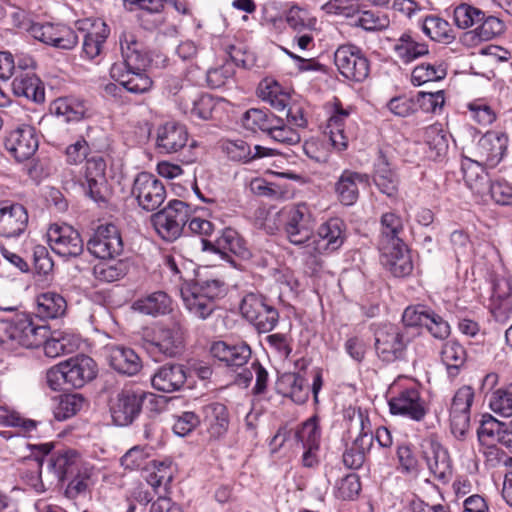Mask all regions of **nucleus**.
Instances as JSON below:
<instances>
[{
  "mask_svg": "<svg viewBox=\"0 0 512 512\" xmlns=\"http://www.w3.org/2000/svg\"><path fill=\"white\" fill-rule=\"evenodd\" d=\"M122 62L114 63L110 76L128 92L142 94L149 91L153 81L146 73L150 57L143 42L132 31H123L119 36Z\"/></svg>",
  "mask_w": 512,
  "mask_h": 512,
  "instance_id": "1",
  "label": "nucleus"
},
{
  "mask_svg": "<svg viewBox=\"0 0 512 512\" xmlns=\"http://www.w3.org/2000/svg\"><path fill=\"white\" fill-rule=\"evenodd\" d=\"M347 239V226L338 217L323 222L312 235L311 241L306 245L309 257L306 265L316 272L322 267L320 255H329L339 250Z\"/></svg>",
  "mask_w": 512,
  "mask_h": 512,
  "instance_id": "2",
  "label": "nucleus"
},
{
  "mask_svg": "<svg viewBox=\"0 0 512 512\" xmlns=\"http://www.w3.org/2000/svg\"><path fill=\"white\" fill-rule=\"evenodd\" d=\"M227 285L221 279L197 280L194 284L181 290L186 309L196 318L205 320L215 310L214 301L223 298Z\"/></svg>",
  "mask_w": 512,
  "mask_h": 512,
  "instance_id": "3",
  "label": "nucleus"
},
{
  "mask_svg": "<svg viewBox=\"0 0 512 512\" xmlns=\"http://www.w3.org/2000/svg\"><path fill=\"white\" fill-rule=\"evenodd\" d=\"M46 326L35 325L28 315L0 320V347L13 351L18 347L36 348L44 341Z\"/></svg>",
  "mask_w": 512,
  "mask_h": 512,
  "instance_id": "4",
  "label": "nucleus"
},
{
  "mask_svg": "<svg viewBox=\"0 0 512 512\" xmlns=\"http://www.w3.org/2000/svg\"><path fill=\"white\" fill-rule=\"evenodd\" d=\"M191 207L182 200L173 199L151 216L157 233L166 241H174L186 232Z\"/></svg>",
  "mask_w": 512,
  "mask_h": 512,
  "instance_id": "5",
  "label": "nucleus"
},
{
  "mask_svg": "<svg viewBox=\"0 0 512 512\" xmlns=\"http://www.w3.org/2000/svg\"><path fill=\"white\" fill-rule=\"evenodd\" d=\"M240 312L259 333L272 331L279 322L278 310L260 293L245 294L240 303Z\"/></svg>",
  "mask_w": 512,
  "mask_h": 512,
  "instance_id": "6",
  "label": "nucleus"
},
{
  "mask_svg": "<svg viewBox=\"0 0 512 512\" xmlns=\"http://www.w3.org/2000/svg\"><path fill=\"white\" fill-rule=\"evenodd\" d=\"M156 395L142 390L124 389L119 392L110 406L113 422L118 426L132 424L140 415L143 403L156 401Z\"/></svg>",
  "mask_w": 512,
  "mask_h": 512,
  "instance_id": "7",
  "label": "nucleus"
},
{
  "mask_svg": "<svg viewBox=\"0 0 512 512\" xmlns=\"http://www.w3.org/2000/svg\"><path fill=\"white\" fill-rule=\"evenodd\" d=\"M84 194L98 204L108 202L109 190L106 178V162L100 156L87 159L84 171L77 180Z\"/></svg>",
  "mask_w": 512,
  "mask_h": 512,
  "instance_id": "8",
  "label": "nucleus"
},
{
  "mask_svg": "<svg viewBox=\"0 0 512 512\" xmlns=\"http://www.w3.org/2000/svg\"><path fill=\"white\" fill-rule=\"evenodd\" d=\"M347 416L351 422H355L360 432L352 446L344 452L343 463L350 469H359L365 462L366 453L373 445L374 435L370 430L368 416L361 410L349 409Z\"/></svg>",
  "mask_w": 512,
  "mask_h": 512,
  "instance_id": "9",
  "label": "nucleus"
},
{
  "mask_svg": "<svg viewBox=\"0 0 512 512\" xmlns=\"http://www.w3.org/2000/svg\"><path fill=\"white\" fill-rule=\"evenodd\" d=\"M174 95L179 109L192 119H211L218 104L211 95L201 93L191 85H181Z\"/></svg>",
  "mask_w": 512,
  "mask_h": 512,
  "instance_id": "10",
  "label": "nucleus"
},
{
  "mask_svg": "<svg viewBox=\"0 0 512 512\" xmlns=\"http://www.w3.org/2000/svg\"><path fill=\"white\" fill-rule=\"evenodd\" d=\"M375 351L384 362L391 363L404 355L407 341L397 325L382 323L373 325Z\"/></svg>",
  "mask_w": 512,
  "mask_h": 512,
  "instance_id": "11",
  "label": "nucleus"
},
{
  "mask_svg": "<svg viewBox=\"0 0 512 512\" xmlns=\"http://www.w3.org/2000/svg\"><path fill=\"white\" fill-rule=\"evenodd\" d=\"M141 343L156 361H160L162 357H176L183 349L181 334L170 328H159L152 334L145 333Z\"/></svg>",
  "mask_w": 512,
  "mask_h": 512,
  "instance_id": "12",
  "label": "nucleus"
},
{
  "mask_svg": "<svg viewBox=\"0 0 512 512\" xmlns=\"http://www.w3.org/2000/svg\"><path fill=\"white\" fill-rule=\"evenodd\" d=\"M88 251L102 260L114 259L123 252V241L114 224L100 225L87 241Z\"/></svg>",
  "mask_w": 512,
  "mask_h": 512,
  "instance_id": "13",
  "label": "nucleus"
},
{
  "mask_svg": "<svg viewBox=\"0 0 512 512\" xmlns=\"http://www.w3.org/2000/svg\"><path fill=\"white\" fill-rule=\"evenodd\" d=\"M334 62L339 72L349 80L361 82L369 75V61L355 45L338 47L334 54Z\"/></svg>",
  "mask_w": 512,
  "mask_h": 512,
  "instance_id": "14",
  "label": "nucleus"
},
{
  "mask_svg": "<svg viewBox=\"0 0 512 512\" xmlns=\"http://www.w3.org/2000/svg\"><path fill=\"white\" fill-rule=\"evenodd\" d=\"M132 194L143 210L155 211L165 201L166 189L156 176L148 172H141L134 180Z\"/></svg>",
  "mask_w": 512,
  "mask_h": 512,
  "instance_id": "15",
  "label": "nucleus"
},
{
  "mask_svg": "<svg viewBox=\"0 0 512 512\" xmlns=\"http://www.w3.org/2000/svg\"><path fill=\"white\" fill-rule=\"evenodd\" d=\"M28 31L34 39L61 50H71L78 43L76 32L60 23H32Z\"/></svg>",
  "mask_w": 512,
  "mask_h": 512,
  "instance_id": "16",
  "label": "nucleus"
},
{
  "mask_svg": "<svg viewBox=\"0 0 512 512\" xmlns=\"http://www.w3.org/2000/svg\"><path fill=\"white\" fill-rule=\"evenodd\" d=\"M390 412L410 420L421 422L429 412V406L416 388H407L390 398Z\"/></svg>",
  "mask_w": 512,
  "mask_h": 512,
  "instance_id": "17",
  "label": "nucleus"
},
{
  "mask_svg": "<svg viewBox=\"0 0 512 512\" xmlns=\"http://www.w3.org/2000/svg\"><path fill=\"white\" fill-rule=\"evenodd\" d=\"M47 237L51 249L62 257H77L83 252L80 234L69 225L52 224Z\"/></svg>",
  "mask_w": 512,
  "mask_h": 512,
  "instance_id": "18",
  "label": "nucleus"
},
{
  "mask_svg": "<svg viewBox=\"0 0 512 512\" xmlns=\"http://www.w3.org/2000/svg\"><path fill=\"white\" fill-rule=\"evenodd\" d=\"M38 146L36 129L26 124L12 130L5 139V148L19 162L31 158Z\"/></svg>",
  "mask_w": 512,
  "mask_h": 512,
  "instance_id": "19",
  "label": "nucleus"
},
{
  "mask_svg": "<svg viewBox=\"0 0 512 512\" xmlns=\"http://www.w3.org/2000/svg\"><path fill=\"white\" fill-rule=\"evenodd\" d=\"M285 232L290 243L294 245H307L311 241L313 220L305 204H299L289 210Z\"/></svg>",
  "mask_w": 512,
  "mask_h": 512,
  "instance_id": "20",
  "label": "nucleus"
},
{
  "mask_svg": "<svg viewBox=\"0 0 512 512\" xmlns=\"http://www.w3.org/2000/svg\"><path fill=\"white\" fill-rule=\"evenodd\" d=\"M27 209L20 203L0 202V235L5 238H17L28 227Z\"/></svg>",
  "mask_w": 512,
  "mask_h": 512,
  "instance_id": "21",
  "label": "nucleus"
},
{
  "mask_svg": "<svg viewBox=\"0 0 512 512\" xmlns=\"http://www.w3.org/2000/svg\"><path fill=\"white\" fill-rule=\"evenodd\" d=\"M382 265L395 277H406L413 270L410 251L405 243L379 248Z\"/></svg>",
  "mask_w": 512,
  "mask_h": 512,
  "instance_id": "22",
  "label": "nucleus"
},
{
  "mask_svg": "<svg viewBox=\"0 0 512 512\" xmlns=\"http://www.w3.org/2000/svg\"><path fill=\"white\" fill-rule=\"evenodd\" d=\"M216 232L218 235L214 240H203V250L214 253L231 252L240 257H246L249 254L245 241L235 229L219 226Z\"/></svg>",
  "mask_w": 512,
  "mask_h": 512,
  "instance_id": "23",
  "label": "nucleus"
},
{
  "mask_svg": "<svg viewBox=\"0 0 512 512\" xmlns=\"http://www.w3.org/2000/svg\"><path fill=\"white\" fill-rule=\"evenodd\" d=\"M508 135L500 131H488L478 141L477 153L487 165L496 166L506 154Z\"/></svg>",
  "mask_w": 512,
  "mask_h": 512,
  "instance_id": "24",
  "label": "nucleus"
},
{
  "mask_svg": "<svg viewBox=\"0 0 512 512\" xmlns=\"http://www.w3.org/2000/svg\"><path fill=\"white\" fill-rule=\"evenodd\" d=\"M187 141V129L180 123L170 121L157 128L156 147L161 153H176L186 147Z\"/></svg>",
  "mask_w": 512,
  "mask_h": 512,
  "instance_id": "25",
  "label": "nucleus"
},
{
  "mask_svg": "<svg viewBox=\"0 0 512 512\" xmlns=\"http://www.w3.org/2000/svg\"><path fill=\"white\" fill-rule=\"evenodd\" d=\"M68 384L74 388H81L92 381L97 375V364L89 356L80 354L63 361Z\"/></svg>",
  "mask_w": 512,
  "mask_h": 512,
  "instance_id": "26",
  "label": "nucleus"
},
{
  "mask_svg": "<svg viewBox=\"0 0 512 512\" xmlns=\"http://www.w3.org/2000/svg\"><path fill=\"white\" fill-rule=\"evenodd\" d=\"M79 463L80 457L75 450L58 451L47 459V471L53 475L58 485L78 472Z\"/></svg>",
  "mask_w": 512,
  "mask_h": 512,
  "instance_id": "27",
  "label": "nucleus"
},
{
  "mask_svg": "<svg viewBox=\"0 0 512 512\" xmlns=\"http://www.w3.org/2000/svg\"><path fill=\"white\" fill-rule=\"evenodd\" d=\"M210 352L213 357L231 368L242 367L251 358V348L245 342L231 344L217 341L212 344Z\"/></svg>",
  "mask_w": 512,
  "mask_h": 512,
  "instance_id": "28",
  "label": "nucleus"
},
{
  "mask_svg": "<svg viewBox=\"0 0 512 512\" xmlns=\"http://www.w3.org/2000/svg\"><path fill=\"white\" fill-rule=\"evenodd\" d=\"M106 351L109 365L118 373L133 376L141 370V359L133 349L122 345H108Z\"/></svg>",
  "mask_w": 512,
  "mask_h": 512,
  "instance_id": "29",
  "label": "nucleus"
},
{
  "mask_svg": "<svg viewBox=\"0 0 512 512\" xmlns=\"http://www.w3.org/2000/svg\"><path fill=\"white\" fill-rule=\"evenodd\" d=\"M203 424L210 439L219 440L223 438L229 427V413L222 403H209L202 408Z\"/></svg>",
  "mask_w": 512,
  "mask_h": 512,
  "instance_id": "30",
  "label": "nucleus"
},
{
  "mask_svg": "<svg viewBox=\"0 0 512 512\" xmlns=\"http://www.w3.org/2000/svg\"><path fill=\"white\" fill-rule=\"evenodd\" d=\"M187 379L186 369L180 364L160 367L151 378L152 386L162 392L171 393L180 390Z\"/></svg>",
  "mask_w": 512,
  "mask_h": 512,
  "instance_id": "31",
  "label": "nucleus"
},
{
  "mask_svg": "<svg viewBox=\"0 0 512 512\" xmlns=\"http://www.w3.org/2000/svg\"><path fill=\"white\" fill-rule=\"evenodd\" d=\"M11 86L13 93L18 97L35 103H42L45 100L44 86L34 71H16Z\"/></svg>",
  "mask_w": 512,
  "mask_h": 512,
  "instance_id": "32",
  "label": "nucleus"
},
{
  "mask_svg": "<svg viewBox=\"0 0 512 512\" xmlns=\"http://www.w3.org/2000/svg\"><path fill=\"white\" fill-rule=\"evenodd\" d=\"M369 176L359 172L344 170L335 183L338 200L346 206L353 205L359 197V184H368Z\"/></svg>",
  "mask_w": 512,
  "mask_h": 512,
  "instance_id": "33",
  "label": "nucleus"
},
{
  "mask_svg": "<svg viewBox=\"0 0 512 512\" xmlns=\"http://www.w3.org/2000/svg\"><path fill=\"white\" fill-rule=\"evenodd\" d=\"M373 180L381 193L388 197H394L397 194L399 186L398 175L391 168L387 156L381 150L374 163Z\"/></svg>",
  "mask_w": 512,
  "mask_h": 512,
  "instance_id": "34",
  "label": "nucleus"
},
{
  "mask_svg": "<svg viewBox=\"0 0 512 512\" xmlns=\"http://www.w3.org/2000/svg\"><path fill=\"white\" fill-rule=\"evenodd\" d=\"M223 149L231 160L244 163L273 155L272 149L260 145H255L252 149L246 141L241 139L227 141Z\"/></svg>",
  "mask_w": 512,
  "mask_h": 512,
  "instance_id": "35",
  "label": "nucleus"
},
{
  "mask_svg": "<svg viewBox=\"0 0 512 512\" xmlns=\"http://www.w3.org/2000/svg\"><path fill=\"white\" fill-rule=\"evenodd\" d=\"M395 55L405 64L429 54L426 43L418 41L411 32H404L393 45Z\"/></svg>",
  "mask_w": 512,
  "mask_h": 512,
  "instance_id": "36",
  "label": "nucleus"
},
{
  "mask_svg": "<svg viewBox=\"0 0 512 512\" xmlns=\"http://www.w3.org/2000/svg\"><path fill=\"white\" fill-rule=\"evenodd\" d=\"M109 34L110 29L105 22L93 23L92 30L86 31L83 36L81 57L88 60L98 57Z\"/></svg>",
  "mask_w": 512,
  "mask_h": 512,
  "instance_id": "37",
  "label": "nucleus"
},
{
  "mask_svg": "<svg viewBox=\"0 0 512 512\" xmlns=\"http://www.w3.org/2000/svg\"><path fill=\"white\" fill-rule=\"evenodd\" d=\"M404 226L402 219L395 212H386L380 218V240L379 248L385 245L404 243L402 234Z\"/></svg>",
  "mask_w": 512,
  "mask_h": 512,
  "instance_id": "38",
  "label": "nucleus"
},
{
  "mask_svg": "<svg viewBox=\"0 0 512 512\" xmlns=\"http://www.w3.org/2000/svg\"><path fill=\"white\" fill-rule=\"evenodd\" d=\"M171 304L172 300L165 292L157 291L137 300L134 308L142 314L155 317L169 313L172 310Z\"/></svg>",
  "mask_w": 512,
  "mask_h": 512,
  "instance_id": "39",
  "label": "nucleus"
},
{
  "mask_svg": "<svg viewBox=\"0 0 512 512\" xmlns=\"http://www.w3.org/2000/svg\"><path fill=\"white\" fill-rule=\"evenodd\" d=\"M278 123V115L258 108L247 110L242 117L243 126L252 132L261 131L269 136L273 124Z\"/></svg>",
  "mask_w": 512,
  "mask_h": 512,
  "instance_id": "40",
  "label": "nucleus"
},
{
  "mask_svg": "<svg viewBox=\"0 0 512 512\" xmlns=\"http://www.w3.org/2000/svg\"><path fill=\"white\" fill-rule=\"evenodd\" d=\"M504 31L505 24L502 20L495 16L486 17L483 13L481 21L473 30L466 33V37L472 42H483L501 35Z\"/></svg>",
  "mask_w": 512,
  "mask_h": 512,
  "instance_id": "41",
  "label": "nucleus"
},
{
  "mask_svg": "<svg viewBox=\"0 0 512 512\" xmlns=\"http://www.w3.org/2000/svg\"><path fill=\"white\" fill-rule=\"evenodd\" d=\"M129 267L127 259L104 260L94 266L93 275L100 282L111 283L123 278L128 273Z\"/></svg>",
  "mask_w": 512,
  "mask_h": 512,
  "instance_id": "42",
  "label": "nucleus"
},
{
  "mask_svg": "<svg viewBox=\"0 0 512 512\" xmlns=\"http://www.w3.org/2000/svg\"><path fill=\"white\" fill-rule=\"evenodd\" d=\"M258 96L276 111L283 113L289 105L290 96L282 91L274 80L265 79L258 87Z\"/></svg>",
  "mask_w": 512,
  "mask_h": 512,
  "instance_id": "43",
  "label": "nucleus"
},
{
  "mask_svg": "<svg viewBox=\"0 0 512 512\" xmlns=\"http://www.w3.org/2000/svg\"><path fill=\"white\" fill-rule=\"evenodd\" d=\"M66 300L56 292H45L37 297L36 313L40 318L53 319L65 313Z\"/></svg>",
  "mask_w": 512,
  "mask_h": 512,
  "instance_id": "44",
  "label": "nucleus"
},
{
  "mask_svg": "<svg viewBox=\"0 0 512 512\" xmlns=\"http://www.w3.org/2000/svg\"><path fill=\"white\" fill-rule=\"evenodd\" d=\"M55 112L62 116L66 122L80 121L89 115L88 103L84 100L66 97L55 102Z\"/></svg>",
  "mask_w": 512,
  "mask_h": 512,
  "instance_id": "45",
  "label": "nucleus"
},
{
  "mask_svg": "<svg viewBox=\"0 0 512 512\" xmlns=\"http://www.w3.org/2000/svg\"><path fill=\"white\" fill-rule=\"evenodd\" d=\"M142 477L154 489L162 485L167 486L172 481L171 463L149 460L143 467Z\"/></svg>",
  "mask_w": 512,
  "mask_h": 512,
  "instance_id": "46",
  "label": "nucleus"
},
{
  "mask_svg": "<svg viewBox=\"0 0 512 512\" xmlns=\"http://www.w3.org/2000/svg\"><path fill=\"white\" fill-rule=\"evenodd\" d=\"M441 359L446 365L449 376L456 377L466 361V351L459 343L448 341L443 345Z\"/></svg>",
  "mask_w": 512,
  "mask_h": 512,
  "instance_id": "47",
  "label": "nucleus"
},
{
  "mask_svg": "<svg viewBox=\"0 0 512 512\" xmlns=\"http://www.w3.org/2000/svg\"><path fill=\"white\" fill-rule=\"evenodd\" d=\"M423 139L429 151L431 159L443 156L448 149V140L443 130L438 125H430L423 130Z\"/></svg>",
  "mask_w": 512,
  "mask_h": 512,
  "instance_id": "48",
  "label": "nucleus"
},
{
  "mask_svg": "<svg viewBox=\"0 0 512 512\" xmlns=\"http://www.w3.org/2000/svg\"><path fill=\"white\" fill-rule=\"evenodd\" d=\"M46 333H48L47 329ZM41 345L44 346L45 355L50 358L72 353L77 347L72 338L63 333H55L50 338H47V334H45L44 341L40 346Z\"/></svg>",
  "mask_w": 512,
  "mask_h": 512,
  "instance_id": "49",
  "label": "nucleus"
},
{
  "mask_svg": "<svg viewBox=\"0 0 512 512\" xmlns=\"http://www.w3.org/2000/svg\"><path fill=\"white\" fill-rule=\"evenodd\" d=\"M446 75L447 70L443 64L422 63L413 69L411 73V82L415 86H421L428 82L442 80Z\"/></svg>",
  "mask_w": 512,
  "mask_h": 512,
  "instance_id": "50",
  "label": "nucleus"
},
{
  "mask_svg": "<svg viewBox=\"0 0 512 512\" xmlns=\"http://www.w3.org/2000/svg\"><path fill=\"white\" fill-rule=\"evenodd\" d=\"M423 32L434 41L450 43L455 36L447 21L437 16H428L422 25Z\"/></svg>",
  "mask_w": 512,
  "mask_h": 512,
  "instance_id": "51",
  "label": "nucleus"
},
{
  "mask_svg": "<svg viewBox=\"0 0 512 512\" xmlns=\"http://www.w3.org/2000/svg\"><path fill=\"white\" fill-rule=\"evenodd\" d=\"M86 403V399L81 394L62 395L54 408V416L59 421L69 419L81 411Z\"/></svg>",
  "mask_w": 512,
  "mask_h": 512,
  "instance_id": "52",
  "label": "nucleus"
},
{
  "mask_svg": "<svg viewBox=\"0 0 512 512\" xmlns=\"http://www.w3.org/2000/svg\"><path fill=\"white\" fill-rule=\"evenodd\" d=\"M428 467L434 477L443 483L448 482L452 475L448 453L440 445L433 447V458L428 460Z\"/></svg>",
  "mask_w": 512,
  "mask_h": 512,
  "instance_id": "53",
  "label": "nucleus"
},
{
  "mask_svg": "<svg viewBox=\"0 0 512 512\" xmlns=\"http://www.w3.org/2000/svg\"><path fill=\"white\" fill-rule=\"evenodd\" d=\"M321 432L315 418L305 421L295 432L294 439L301 448H319Z\"/></svg>",
  "mask_w": 512,
  "mask_h": 512,
  "instance_id": "54",
  "label": "nucleus"
},
{
  "mask_svg": "<svg viewBox=\"0 0 512 512\" xmlns=\"http://www.w3.org/2000/svg\"><path fill=\"white\" fill-rule=\"evenodd\" d=\"M504 422H500L491 415L483 416L477 430L478 440L482 445L493 446L499 441Z\"/></svg>",
  "mask_w": 512,
  "mask_h": 512,
  "instance_id": "55",
  "label": "nucleus"
},
{
  "mask_svg": "<svg viewBox=\"0 0 512 512\" xmlns=\"http://www.w3.org/2000/svg\"><path fill=\"white\" fill-rule=\"evenodd\" d=\"M251 369L252 370L245 369L238 375L239 384H244L245 386H248L253 378L254 372L256 376V383L253 388V393L255 395L264 394L266 392L269 380L267 370L258 361H254L251 364Z\"/></svg>",
  "mask_w": 512,
  "mask_h": 512,
  "instance_id": "56",
  "label": "nucleus"
},
{
  "mask_svg": "<svg viewBox=\"0 0 512 512\" xmlns=\"http://www.w3.org/2000/svg\"><path fill=\"white\" fill-rule=\"evenodd\" d=\"M152 450L149 446H134L121 457L120 463L125 469L143 471V467L149 463Z\"/></svg>",
  "mask_w": 512,
  "mask_h": 512,
  "instance_id": "57",
  "label": "nucleus"
},
{
  "mask_svg": "<svg viewBox=\"0 0 512 512\" xmlns=\"http://www.w3.org/2000/svg\"><path fill=\"white\" fill-rule=\"evenodd\" d=\"M269 137L276 142L286 145H296L301 141L299 132L291 127V125H288L281 115H278V123L273 124Z\"/></svg>",
  "mask_w": 512,
  "mask_h": 512,
  "instance_id": "58",
  "label": "nucleus"
},
{
  "mask_svg": "<svg viewBox=\"0 0 512 512\" xmlns=\"http://www.w3.org/2000/svg\"><path fill=\"white\" fill-rule=\"evenodd\" d=\"M489 405L493 412L501 416H512V384L494 391Z\"/></svg>",
  "mask_w": 512,
  "mask_h": 512,
  "instance_id": "59",
  "label": "nucleus"
},
{
  "mask_svg": "<svg viewBox=\"0 0 512 512\" xmlns=\"http://www.w3.org/2000/svg\"><path fill=\"white\" fill-rule=\"evenodd\" d=\"M483 11L469 4H460L454 9L455 24L461 29L477 26L483 18Z\"/></svg>",
  "mask_w": 512,
  "mask_h": 512,
  "instance_id": "60",
  "label": "nucleus"
},
{
  "mask_svg": "<svg viewBox=\"0 0 512 512\" xmlns=\"http://www.w3.org/2000/svg\"><path fill=\"white\" fill-rule=\"evenodd\" d=\"M286 22L288 26L297 33L311 31L314 29L316 24V20L314 18L309 17L305 10L297 6H293L288 10Z\"/></svg>",
  "mask_w": 512,
  "mask_h": 512,
  "instance_id": "61",
  "label": "nucleus"
},
{
  "mask_svg": "<svg viewBox=\"0 0 512 512\" xmlns=\"http://www.w3.org/2000/svg\"><path fill=\"white\" fill-rule=\"evenodd\" d=\"M328 15L354 19L359 13V7L352 0H329L321 6Z\"/></svg>",
  "mask_w": 512,
  "mask_h": 512,
  "instance_id": "62",
  "label": "nucleus"
},
{
  "mask_svg": "<svg viewBox=\"0 0 512 512\" xmlns=\"http://www.w3.org/2000/svg\"><path fill=\"white\" fill-rule=\"evenodd\" d=\"M474 399V392L470 386L459 388L451 403L450 415H469L470 408Z\"/></svg>",
  "mask_w": 512,
  "mask_h": 512,
  "instance_id": "63",
  "label": "nucleus"
},
{
  "mask_svg": "<svg viewBox=\"0 0 512 512\" xmlns=\"http://www.w3.org/2000/svg\"><path fill=\"white\" fill-rule=\"evenodd\" d=\"M235 74L232 62H226L220 67L211 68L206 73L207 85L212 89L224 86Z\"/></svg>",
  "mask_w": 512,
  "mask_h": 512,
  "instance_id": "64",
  "label": "nucleus"
}]
</instances>
